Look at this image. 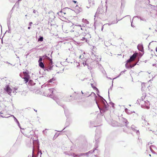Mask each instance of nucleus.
<instances>
[{
    "instance_id": "1",
    "label": "nucleus",
    "mask_w": 157,
    "mask_h": 157,
    "mask_svg": "<svg viewBox=\"0 0 157 157\" xmlns=\"http://www.w3.org/2000/svg\"><path fill=\"white\" fill-rule=\"evenodd\" d=\"M23 129V130H21V132L27 137H29L33 134L34 132L32 128L28 127Z\"/></svg>"
},
{
    "instance_id": "2",
    "label": "nucleus",
    "mask_w": 157,
    "mask_h": 157,
    "mask_svg": "<svg viewBox=\"0 0 157 157\" xmlns=\"http://www.w3.org/2000/svg\"><path fill=\"white\" fill-rule=\"evenodd\" d=\"M94 150L93 151H90L87 153L81 154L79 155H78V156L79 157L82 156H83V155H86L87 156H88V154H92L96 149V148H94ZM64 153L66 155H71L74 157H76L78 156V155H76L74 153H71L68 152H67V151L64 152Z\"/></svg>"
},
{
    "instance_id": "3",
    "label": "nucleus",
    "mask_w": 157,
    "mask_h": 157,
    "mask_svg": "<svg viewBox=\"0 0 157 157\" xmlns=\"http://www.w3.org/2000/svg\"><path fill=\"white\" fill-rule=\"evenodd\" d=\"M79 59H80L78 62L79 63H81L80 66H82V65H83L85 66V65H87V64L86 63V59L84 57L83 55L82 54L80 56Z\"/></svg>"
},
{
    "instance_id": "4",
    "label": "nucleus",
    "mask_w": 157,
    "mask_h": 157,
    "mask_svg": "<svg viewBox=\"0 0 157 157\" xmlns=\"http://www.w3.org/2000/svg\"><path fill=\"white\" fill-rule=\"evenodd\" d=\"M141 103H142L141 105L142 108L147 109L149 108V105H150V103L148 101H142Z\"/></svg>"
},
{
    "instance_id": "5",
    "label": "nucleus",
    "mask_w": 157,
    "mask_h": 157,
    "mask_svg": "<svg viewBox=\"0 0 157 157\" xmlns=\"http://www.w3.org/2000/svg\"><path fill=\"white\" fill-rule=\"evenodd\" d=\"M23 74L24 75V77L23 78L22 77L21 74H20V75L25 80V82L26 83L28 82L29 80V79L30 78L29 75L26 71H24L23 72Z\"/></svg>"
},
{
    "instance_id": "6",
    "label": "nucleus",
    "mask_w": 157,
    "mask_h": 157,
    "mask_svg": "<svg viewBox=\"0 0 157 157\" xmlns=\"http://www.w3.org/2000/svg\"><path fill=\"white\" fill-rule=\"evenodd\" d=\"M106 10H105V8L103 7L102 6H101L98 9L96 13H98L102 14L105 13Z\"/></svg>"
},
{
    "instance_id": "7",
    "label": "nucleus",
    "mask_w": 157,
    "mask_h": 157,
    "mask_svg": "<svg viewBox=\"0 0 157 157\" xmlns=\"http://www.w3.org/2000/svg\"><path fill=\"white\" fill-rule=\"evenodd\" d=\"M4 89L9 95H11V93L12 90L11 89L8 85H7L6 86Z\"/></svg>"
},
{
    "instance_id": "8",
    "label": "nucleus",
    "mask_w": 157,
    "mask_h": 157,
    "mask_svg": "<svg viewBox=\"0 0 157 157\" xmlns=\"http://www.w3.org/2000/svg\"><path fill=\"white\" fill-rule=\"evenodd\" d=\"M136 56L137 55L136 54H134L130 57V59L127 60V63H130L136 59Z\"/></svg>"
},
{
    "instance_id": "9",
    "label": "nucleus",
    "mask_w": 157,
    "mask_h": 157,
    "mask_svg": "<svg viewBox=\"0 0 157 157\" xmlns=\"http://www.w3.org/2000/svg\"><path fill=\"white\" fill-rule=\"evenodd\" d=\"M131 127L132 130L135 132L137 135H140V133L139 130H137L136 129V128L134 125H132Z\"/></svg>"
},
{
    "instance_id": "10",
    "label": "nucleus",
    "mask_w": 157,
    "mask_h": 157,
    "mask_svg": "<svg viewBox=\"0 0 157 157\" xmlns=\"http://www.w3.org/2000/svg\"><path fill=\"white\" fill-rule=\"evenodd\" d=\"M5 112L3 111H1L0 112V116L2 117L8 118L9 117L7 116L5 114Z\"/></svg>"
},
{
    "instance_id": "11",
    "label": "nucleus",
    "mask_w": 157,
    "mask_h": 157,
    "mask_svg": "<svg viewBox=\"0 0 157 157\" xmlns=\"http://www.w3.org/2000/svg\"><path fill=\"white\" fill-rule=\"evenodd\" d=\"M136 63H136L133 64L132 65L131 64H130L129 65L127 63L125 64V67L127 68H131L134 67V66H135L136 65Z\"/></svg>"
},
{
    "instance_id": "12",
    "label": "nucleus",
    "mask_w": 157,
    "mask_h": 157,
    "mask_svg": "<svg viewBox=\"0 0 157 157\" xmlns=\"http://www.w3.org/2000/svg\"><path fill=\"white\" fill-rule=\"evenodd\" d=\"M100 137V136L99 135H97V134H96L95 140L96 141V144H98L99 142V138Z\"/></svg>"
},
{
    "instance_id": "13",
    "label": "nucleus",
    "mask_w": 157,
    "mask_h": 157,
    "mask_svg": "<svg viewBox=\"0 0 157 157\" xmlns=\"http://www.w3.org/2000/svg\"><path fill=\"white\" fill-rule=\"evenodd\" d=\"M74 64L76 66V67L77 68H79L81 64L80 63H79V62H78L76 60H75L74 61Z\"/></svg>"
},
{
    "instance_id": "14",
    "label": "nucleus",
    "mask_w": 157,
    "mask_h": 157,
    "mask_svg": "<svg viewBox=\"0 0 157 157\" xmlns=\"http://www.w3.org/2000/svg\"><path fill=\"white\" fill-rule=\"evenodd\" d=\"M156 149L155 147L153 145H151L150 147V149L152 153H154V150Z\"/></svg>"
},
{
    "instance_id": "15",
    "label": "nucleus",
    "mask_w": 157,
    "mask_h": 157,
    "mask_svg": "<svg viewBox=\"0 0 157 157\" xmlns=\"http://www.w3.org/2000/svg\"><path fill=\"white\" fill-rule=\"evenodd\" d=\"M96 104H97V105L98 107V108H99V109L100 110V111H105V109H106V106H107L105 104V105H104V109H103V110H102V109H101V108L99 107L98 105V102H97V101H96Z\"/></svg>"
},
{
    "instance_id": "16",
    "label": "nucleus",
    "mask_w": 157,
    "mask_h": 157,
    "mask_svg": "<svg viewBox=\"0 0 157 157\" xmlns=\"http://www.w3.org/2000/svg\"><path fill=\"white\" fill-rule=\"evenodd\" d=\"M75 27H78L80 28V29H81L82 30H84L83 28V25H78V24H76L75 25Z\"/></svg>"
},
{
    "instance_id": "17",
    "label": "nucleus",
    "mask_w": 157,
    "mask_h": 157,
    "mask_svg": "<svg viewBox=\"0 0 157 157\" xmlns=\"http://www.w3.org/2000/svg\"><path fill=\"white\" fill-rule=\"evenodd\" d=\"M138 49L141 51V52H143V48L142 45H140L139 46H138Z\"/></svg>"
},
{
    "instance_id": "18",
    "label": "nucleus",
    "mask_w": 157,
    "mask_h": 157,
    "mask_svg": "<svg viewBox=\"0 0 157 157\" xmlns=\"http://www.w3.org/2000/svg\"><path fill=\"white\" fill-rule=\"evenodd\" d=\"M39 66L42 68H43L44 67V65L43 63L42 62H39Z\"/></svg>"
},
{
    "instance_id": "19",
    "label": "nucleus",
    "mask_w": 157,
    "mask_h": 157,
    "mask_svg": "<svg viewBox=\"0 0 157 157\" xmlns=\"http://www.w3.org/2000/svg\"><path fill=\"white\" fill-rule=\"evenodd\" d=\"M142 119H144V122H143V123H144L145 125L148 124V123L147 122V121L145 120V118L144 117H143Z\"/></svg>"
},
{
    "instance_id": "20",
    "label": "nucleus",
    "mask_w": 157,
    "mask_h": 157,
    "mask_svg": "<svg viewBox=\"0 0 157 157\" xmlns=\"http://www.w3.org/2000/svg\"><path fill=\"white\" fill-rule=\"evenodd\" d=\"M34 151V148L33 147V154L32 155H29L28 157H35L34 155H33V153Z\"/></svg>"
},
{
    "instance_id": "21",
    "label": "nucleus",
    "mask_w": 157,
    "mask_h": 157,
    "mask_svg": "<svg viewBox=\"0 0 157 157\" xmlns=\"http://www.w3.org/2000/svg\"><path fill=\"white\" fill-rule=\"evenodd\" d=\"M42 57L44 59H50V58L47 56L46 55H44L42 56Z\"/></svg>"
},
{
    "instance_id": "22",
    "label": "nucleus",
    "mask_w": 157,
    "mask_h": 157,
    "mask_svg": "<svg viewBox=\"0 0 157 157\" xmlns=\"http://www.w3.org/2000/svg\"><path fill=\"white\" fill-rule=\"evenodd\" d=\"M82 21L83 22H85L86 24H88V21L86 19L83 18L82 19Z\"/></svg>"
},
{
    "instance_id": "23",
    "label": "nucleus",
    "mask_w": 157,
    "mask_h": 157,
    "mask_svg": "<svg viewBox=\"0 0 157 157\" xmlns=\"http://www.w3.org/2000/svg\"><path fill=\"white\" fill-rule=\"evenodd\" d=\"M43 40V38L42 36H40L38 39V41H42Z\"/></svg>"
},
{
    "instance_id": "24",
    "label": "nucleus",
    "mask_w": 157,
    "mask_h": 157,
    "mask_svg": "<svg viewBox=\"0 0 157 157\" xmlns=\"http://www.w3.org/2000/svg\"><path fill=\"white\" fill-rule=\"evenodd\" d=\"M93 95L95 97H96V96L94 92H92L91 93V94L90 95L88 96H87L89 97L90 96H93Z\"/></svg>"
},
{
    "instance_id": "25",
    "label": "nucleus",
    "mask_w": 157,
    "mask_h": 157,
    "mask_svg": "<svg viewBox=\"0 0 157 157\" xmlns=\"http://www.w3.org/2000/svg\"><path fill=\"white\" fill-rule=\"evenodd\" d=\"M91 86L94 89H95V90H98V89H97V88H96L95 86H94V85H93V84H91Z\"/></svg>"
},
{
    "instance_id": "26",
    "label": "nucleus",
    "mask_w": 157,
    "mask_h": 157,
    "mask_svg": "<svg viewBox=\"0 0 157 157\" xmlns=\"http://www.w3.org/2000/svg\"><path fill=\"white\" fill-rule=\"evenodd\" d=\"M11 116L12 117H13V118H14V121L17 122V123L18 122H19L16 119V118L13 116V115H11Z\"/></svg>"
},
{
    "instance_id": "27",
    "label": "nucleus",
    "mask_w": 157,
    "mask_h": 157,
    "mask_svg": "<svg viewBox=\"0 0 157 157\" xmlns=\"http://www.w3.org/2000/svg\"><path fill=\"white\" fill-rule=\"evenodd\" d=\"M123 122H124L125 124L128 123V121L126 119L123 118Z\"/></svg>"
},
{
    "instance_id": "28",
    "label": "nucleus",
    "mask_w": 157,
    "mask_h": 157,
    "mask_svg": "<svg viewBox=\"0 0 157 157\" xmlns=\"http://www.w3.org/2000/svg\"><path fill=\"white\" fill-rule=\"evenodd\" d=\"M55 79L54 78H52L48 81V82H52L54 81Z\"/></svg>"
},
{
    "instance_id": "29",
    "label": "nucleus",
    "mask_w": 157,
    "mask_h": 157,
    "mask_svg": "<svg viewBox=\"0 0 157 157\" xmlns=\"http://www.w3.org/2000/svg\"><path fill=\"white\" fill-rule=\"evenodd\" d=\"M128 109H127V108H126L125 109V111L128 114H131V113H130V112H128Z\"/></svg>"
},
{
    "instance_id": "30",
    "label": "nucleus",
    "mask_w": 157,
    "mask_h": 157,
    "mask_svg": "<svg viewBox=\"0 0 157 157\" xmlns=\"http://www.w3.org/2000/svg\"><path fill=\"white\" fill-rule=\"evenodd\" d=\"M43 58V57L42 58L40 56V58H39V60H38V62L39 63V62H42Z\"/></svg>"
},
{
    "instance_id": "31",
    "label": "nucleus",
    "mask_w": 157,
    "mask_h": 157,
    "mask_svg": "<svg viewBox=\"0 0 157 157\" xmlns=\"http://www.w3.org/2000/svg\"><path fill=\"white\" fill-rule=\"evenodd\" d=\"M49 90V91L51 93H52L53 91V89H48Z\"/></svg>"
},
{
    "instance_id": "32",
    "label": "nucleus",
    "mask_w": 157,
    "mask_h": 157,
    "mask_svg": "<svg viewBox=\"0 0 157 157\" xmlns=\"http://www.w3.org/2000/svg\"><path fill=\"white\" fill-rule=\"evenodd\" d=\"M49 60H50L49 64V65H51L52 64V62L51 59H49Z\"/></svg>"
},
{
    "instance_id": "33",
    "label": "nucleus",
    "mask_w": 157,
    "mask_h": 157,
    "mask_svg": "<svg viewBox=\"0 0 157 157\" xmlns=\"http://www.w3.org/2000/svg\"><path fill=\"white\" fill-rule=\"evenodd\" d=\"M14 90H13V93H15V92L16 93L17 92L16 91L17 90V88H14Z\"/></svg>"
},
{
    "instance_id": "34",
    "label": "nucleus",
    "mask_w": 157,
    "mask_h": 157,
    "mask_svg": "<svg viewBox=\"0 0 157 157\" xmlns=\"http://www.w3.org/2000/svg\"><path fill=\"white\" fill-rule=\"evenodd\" d=\"M117 23V21L116 22H112V23H109L108 24L109 25H111L112 24H115V23Z\"/></svg>"
},
{
    "instance_id": "35",
    "label": "nucleus",
    "mask_w": 157,
    "mask_h": 157,
    "mask_svg": "<svg viewBox=\"0 0 157 157\" xmlns=\"http://www.w3.org/2000/svg\"><path fill=\"white\" fill-rule=\"evenodd\" d=\"M33 13H38V12H37V11H36V10H33Z\"/></svg>"
},
{
    "instance_id": "36",
    "label": "nucleus",
    "mask_w": 157,
    "mask_h": 157,
    "mask_svg": "<svg viewBox=\"0 0 157 157\" xmlns=\"http://www.w3.org/2000/svg\"><path fill=\"white\" fill-rule=\"evenodd\" d=\"M17 125H18L19 126V127H20V128L21 129V128L20 126V123H19V122H18L17 123Z\"/></svg>"
},
{
    "instance_id": "37",
    "label": "nucleus",
    "mask_w": 157,
    "mask_h": 157,
    "mask_svg": "<svg viewBox=\"0 0 157 157\" xmlns=\"http://www.w3.org/2000/svg\"><path fill=\"white\" fill-rule=\"evenodd\" d=\"M82 40H85V38L84 37H82V39H81Z\"/></svg>"
},
{
    "instance_id": "38",
    "label": "nucleus",
    "mask_w": 157,
    "mask_h": 157,
    "mask_svg": "<svg viewBox=\"0 0 157 157\" xmlns=\"http://www.w3.org/2000/svg\"><path fill=\"white\" fill-rule=\"evenodd\" d=\"M132 22H131V25L132 27H135V26L132 25Z\"/></svg>"
},
{
    "instance_id": "39",
    "label": "nucleus",
    "mask_w": 157,
    "mask_h": 157,
    "mask_svg": "<svg viewBox=\"0 0 157 157\" xmlns=\"http://www.w3.org/2000/svg\"><path fill=\"white\" fill-rule=\"evenodd\" d=\"M39 153H40V155L42 154V152H41V151H39L38 152V154H39Z\"/></svg>"
},
{
    "instance_id": "40",
    "label": "nucleus",
    "mask_w": 157,
    "mask_h": 157,
    "mask_svg": "<svg viewBox=\"0 0 157 157\" xmlns=\"http://www.w3.org/2000/svg\"><path fill=\"white\" fill-rule=\"evenodd\" d=\"M74 28H78V30H79V29H80V28H79L78 27H75V26H74Z\"/></svg>"
},
{
    "instance_id": "41",
    "label": "nucleus",
    "mask_w": 157,
    "mask_h": 157,
    "mask_svg": "<svg viewBox=\"0 0 157 157\" xmlns=\"http://www.w3.org/2000/svg\"><path fill=\"white\" fill-rule=\"evenodd\" d=\"M33 24V23L32 22H30L29 23V25L30 26H31V25Z\"/></svg>"
},
{
    "instance_id": "42",
    "label": "nucleus",
    "mask_w": 157,
    "mask_h": 157,
    "mask_svg": "<svg viewBox=\"0 0 157 157\" xmlns=\"http://www.w3.org/2000/svg\"><path fill=\"white\" fill-rule=\"evenodd\" d=\"M8 27L9 28V33H10V29H9L10 27H9V25H8Z\"/></svg>"
},
{
    "instance_id": "43",
    "label": "nucleus",
    "mask_w": 157,
    "mask_h": 157,
    "mask_svg": "<svg viewBox=\"0 0 157 157\" xmlns=\"http://www.w3.org/2000/svg\"><path fill=\"white\" fill-rule=\"evenodd\" d=\"M52 95L51 94H50L49 95V97L50 98H52Z\"/></svg>"
},
{
    "instance_id": "44",
    "label": "nucleus",
    "mask_w": 157,
    "mask_h": 157,
    "mask_svg": "<svg viewBox=\"0 0 157 157\" xmlns=\"http://www.w3.org/2000/svg\"><path fill=\"white\" fill-rule=\"evenodd\" d=\"M6 63H7L9 64H10L11 65H12V64H11L10 63H9V62H6Z\"/></svg>"
},
{
    "instance_id": "45",
    "label": "nucleus",
    "mask_w": 157,
    "mask_h": 157,
    "mask_svg": "<svg viewBox=\"0 0 157 157\" xmlns=\"http://www.w3.org/2000/svg\"><path fill=\"white\" fill-rule=\"evenodd\" d=\"M152 65L153 66H156V64H153Z\"/></svg>"
},
{
    "instance_id": "46",
    "label": "nucleus",
    "mask_w": 157,
    "mask_h": 157,
    "mask_svg": "<svg viewBox=\"0 0 157 157\" xmlns=\"http://www.w3.org/2000/svg\"><path fill=\"white\" fill-rule=\"evenodd\" d=\"M85 79H86V78H84L83 79H81V80L82 81H84L85 80Z\"/></svg>"
},
{
    "instance_id": "47",
    "label": "nucleus",
    "mask_w": 157,
    "mask_h": 157,
    "mask_svg": "<svg viewBox=\"0 0 157 157\" xmlns=\"http://www.w3.org/2000/svg\"><path fill=\"white\" fill-rule=\"evenodd\" d=\"M155 51L157 52V47L155 48Z\"/></svg>"
},
{
    "instance_id": "48",
    "label": "nucleus",
    "mask_w": 157,
    "mask_h": 157,
    "mask_svg": "<svg viewBox=\"0 0 157 157\" xmlns=\"http://www.w3.org/2000/svg\"><path fill=\"white\" fill-rule=\"evenodd\" d=\"M128 112L131 113H132V112H130V111H129V110H128Z\"/></svg>"
},
{
    "instance_id": "49",
    "label": "nucleus",
    "mask_w": 157,
    "mask_h": 157,
    "mask_svg": "<svg viewBox=\"0 0 157 157\" xmlns=\"http://www.w3.org/2000/svg\"><path fill=\"white\" fill-rule=\"evenodd\" d=\"M111 90V88H110L109 89V90ZM108 93H109V92H108Z\"/></svg>"
},
{
    "instance_id": "50",
    "label": "nucleus",
    "mask_w": 157,
    "mask_h": 157,
    "mask_svg": "<svg viewBox=\"0 0 157 157\" xmlns=\"http://www.w3.org/2000/svg\"><path fill=\"white\" fill-rule=\"evenodd\" d=\"M30 28H31L30 27H29L28 28V29H30Z\"/></svg>"
},
{
    "instance_id": "51",
    "label": "nucleus",
    "mask_w": 157,
    "mask_h": 157,
    "mask_svg": "<svg viewBox=\"0 0 157 157\" xmlns=\"http://www.w3.org/2000/svg\"><path fill=\"white\" fill-rule=\"evenodd\" d=\"M73 2H74L75 3H76L77 2L76 1H73Z\"/></svg>"
},
{
    "instance_id": "52",
    "label": "nucleus",
    "mask_w": 157,
    "mask_h": 157,
    "mask_svg": "<svg viewBox=\"0 0 157 157\" xmlns=\"http://www.w3.org/2000/svg\"><path fill=\"white\" fill-rule=\"evenodd\" d=\"M74 31L73 30H71V32H73Z\"/></svg>"
},
{
    "instance_id": "53",
    "label": "nucleus",
    "mask_w": 157,
    "mask_h": 157,
    "mask_svg": "<svg viewBox=\"0 0 157 157\" xmlns=\"http://www.w3.org/2000/svg\"><path fill=\"white\" fill-rule=\"evenodd\" d=\"M148 130H149V131H151V129H150L149 128H148Z\"/></svg>"
},
{
    "instance_id": "54",
    "label": "nucleus",
    "mask_w": 157,
    "mask_h": 157,
    "mask_svg": "<svg viewBox=\"0 0 157 157\" xmlns=\"http://www.w3.org/2000/svg\"><path fill=\"white\" fill-rule=\"evenodd\" d=\"M103 29V27H102V28H101V30H102Z\"/></svg>"
},
{
    "instance_id": "55",
    "label": "nucleus",
    "mask_w": 157,
    "mask_h": 157,
    "mask_svg": "<svg viewBox=\"0 0 157 157\" xmlns=\"http://www.w3.org/2000/svg\"><path fill=\"white\" fill-rule=\"evenodd\" d=\"M81 93H82V94H83V92H82V91H81Z\"/></svg>"
},
{
    "instance_id": "56",
    "label": "nucleus",
    "mask_w": 157,
    "mask_h": 157,
    "mask_svg": "<svg viewBox=\"0 0 157 157\" xmlns=\"http://www.w3.org/2000/svg\"><path fill=\"white\" fill-rule=\"evenodd\" d=\"M111 33L113 34V35L114 36V33H113V32H112Z\"/></svg>"
},
{
    "instance_id": "57",
    "label": "nucleus",
    "mask_w": 157,
    "mask_h": 157,
    "mask_svg": "<svg viewBox=\"0 0 157 157\" xmlns=\"http://www.w3.org/2000/svg\"><path fill=\"white\" fill-rule=\"evenodd\" d=\"M43 133H44V130L43 131Z\"/></svg>"
},
{
    "instance_id": "58",
    "label": "nucleus",
    "mask_w": 157,
    "mask_h": 157,
    "mask_svg": "<svg viewBox=\"0 0 157 157\" xmlns=\"http://www.w3.org/2000/svg\"><path fill=\"white\" fill-rule=\"evenodd\" d=\"M136 17V16H134L133 17V18H135V17Z\"/></svg>"
},
{
    "instance_id": "59",
    "label": "nucleus",
    "mask_w": 157,
    "mask_h": 157,
    "mask_svg": "<svg viewBox=\"0 0 157 157\" xmlns=\"http://www.w3.org/2000/svg\"><path fill=\"white\" fill-rule=\"evenodd\" d=\"M64 129H65V128H64L63 129V130H61V131H63V130H64Z\"/></svg>"
},
{
    "instance_id": "60",
    "label": "nucleus",
    "mask_w": 157,
    "mask_h": 157,
    "mask_svg": "<svg viewBox=\"0 0 157 157\" xmlns=\"http://www.w3.org/2000/svg\"><path fill=\"white\" fill-rule=\"evenodd\" d=\"M120 75H121V74L119 75V76H118V77H119V76H120Z\"/></svg>"
},
{
    "instance_id": "61",
    "label": "nucleus",
    "mask_w": 157,
    "mask_h": 157,
    "mask_svg": "<svg viewBox=\"0 0 157 157\" xmlns=\"http://www.w3.org/2000/svg\"><path fill=\"white\" fill-rule=\"evenodd\" d=\"M149 155L150 156H151V155L150 154H149Z\"/></svg>"
},
{
    "instance_id": "62",
    "label": "nucleus",
    "mask_w": 157,
    "mask_h": 157,
    "mask_svg": "<svg viewBox=\"0 0 157 157\" xmlns=\"http://www.w3.org/2000/svg\"><path fill=\"white\" fill-rule=\"evenodd\" d=\"M113 125V126H115V125Z\"/></svg>"
},
{
    "instance_id": "63",
    "label": "nucleus",
    "mask_w": 157,
    "mask_h": 157,
    "mask_svg": "<svg viewBox=\"0 0 157 157\" xmlns=\"http://www.w3.org/2000/svg\"><path fill=\"white\" fill-rule=\"evenodd\" d=\"M17 58H19V57H17Z\"/></svg>"
},
{
    "instance_id": "64",
    "label": "nucleus",
    "mask_w": 157,
    "mask_h": 157,
    "mask_svg": "<svg viewBox=\"0 0 157 157\" xmlns=\"http://www.w3.org/2000/svg\"><path fill=\"white\" fill-rule=\"evenodd\" d=\"M140 19H141V20H142V19H141V18H140Z\"/></svg>"
}]
</instances>
